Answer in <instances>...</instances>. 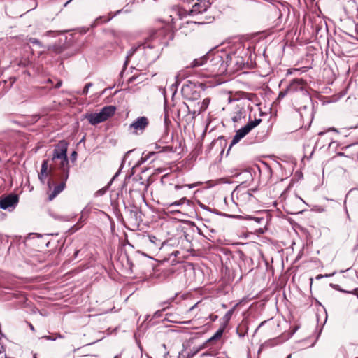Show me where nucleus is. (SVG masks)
Returning a JSON list of instances; mask_svg holds the SVG:
<instances>
[{
  "label": "nucleus",
  "instance_id": "f257e3e1",
  "mask_svg": "<svg viewBox=\"0 0 358 358\" xmlns=\"http://www.w3.org/2000/svg\"><path fill=\"white\" fill-rule=\"evenodd\" d=\"M206 65V73H202V77H210L222 73L226 66L222 57L218 52H209L205 56L195 59L191 64L192 68Z\"/></svg>",
  "mask_w": 358,
  "mask_h": 358
},
{
  "label": "nucleus",
  "instance_id": "f03ea898",
  "mask_svg": "<svg viewBox=\"0 0 358 358\" xmlns=\"http://www.w3.org/2000/svg\"><path fill=\"white\" fill-rule=\"evenodd\" d=\"M245 181L239 184L231 193V199L233 202L238 206H245L250 202H253L255 198L251 193L255 189H249L248 182H252V176L250 172L245 171L242 173Z\"/></svg>",
  "mask_w": 358,
  "mask_h": 358
},
{
  "label": "nucleus",
  "instance_id": "7ed1b4c3",
  "mask_svg": "<svg viewBox=\"0 0 358 358\" xmlns=\"http://www.w3.org/2000/svg\"><path fill=\"white\" fill-rule=\"evenodd\" d=\"M68 143L66 141H59L55 145L53 152L52 161L61 172H65V179L69 176V162L67 157Z\"/></svg>",
  "mask_w": 358,
  "mask_h": 358
},
{
  "label": "nucleus",
  "instance_id": "20e7f679",
  "mask_svg": "<svg viewBox=\"0 0 358 358\" xmlns=\"http://www.w3.org/2000/svg\"><path fill=\"white\" fill-rule=\"evenodd\" d=\"M115 112V107L107 106L103 107L99 113H90L85 115L92 125L106 121L108 117L113 116Z\"/></svg>",
  "mask_w": 358,
  "mask_h": 358
},
{
  "label": "nucleus",
  "instance_id": "39448f33",
  "mask_svg": "<svg viewBox=\"0 0 358 358\" xmlns=\"http://www.w3.org/2000/svg\"><path fill=\"white\" fill-rule=\"evenodd\" d=\"M262 122V119H255L254 120L250 121L245 124L244 127L238 129L236 131V134L233 137L230 145L229 147L228 151L231 149V148L238 143L243 138H244L249 132L258 126Z\"/></svg>",
  "mask_w": 358,
  "mask_h": 358
},
{
  "label": "nucleus",
  "instance_id": "423d86ee",
  "mask_svg": "<svg viewBox=\"0 0 358 358\" xmlns=\"http://www.w3.org/2000/svg\"><path fill=\"white\" fill-rule=\"evenodd\" d=\"M20 58L16 59L15 63L18 66H26L31 62L33 50L27 41V38L23 40V45L20 50Z\"/></svg>",
  "mask_w": 358,
  "mask_h": 358
},
{
  "label": "nucleus",
  "instance_id": "0eeeda50",
  "mask_svg": "<svg viewBox=\"0 0 358 358\" xmlns=\"http://www.w3.org/2000/svg\"><path fill=\"white\" fill-rule=\"evenodd\" d=\"M159 47H155L150 44L142 45L141 55H143L144 59L141 61V66L145 63H151L155 61L159 55Z\"/></svg>",
  "mask_w": 358,
  "mask_h": 358
},
{
  "label": "nucleus",
  "instance_id": "6e6552de",
  "mask_svg": "<svg viewBox=\"0 0 358 358\" xmlns=\"http://www.w3.org/2000/svg\"><path fill=\"white\" fill-rule=\"evenodd\" d=\"M149 125V120L145 116L137 117L129 127L134 134H141Z\"/></svg>",
  "mask_w": 358,
  "mask_h": 358
},
{
  "label": "nucleus",
  "instance_id": "1a4fd4ad",
  "mask_svg": "<svg viewBox=\"0 0 358 358\" xmlns=\"http://www.w3.org/2000/svg\"><path fill=\"white\" fill-rule=\"evenodd\" d=\"M19 198L17 194H10L0 199V208L12 210L18 203Z\"/></svg>",
  "mask_w": 358,
  "mask_h": 358
},
{
  "label": "nucleus",
  "instance_id": "9d476101",
  "mask_svg": "<svg viewBox=\"0 0 358 358\" xmlns=\"http://www.w3.org/2000/svg\"><path fill=\"white\" fill-rule=\"evenodd\" d=\"M231 119L235 124L234 127L242 124L245 122L246 110L243 107L237 106L231 114Z\"/></svg>",
  "mask_w": 358,
  "mask_h": 358
},
{
  "label": "nucleus",
  "instance_id": "9b49d317",
  "mask_svg": "<svg viewBox=\"0 0 358 358\" xmlns=\"http://www.w3.org/2000/svg\"><path fill=\"white\" fill-rule=\"evenodd\" d=\"M306 82L302 78H296L293 79L289 85L287 87V91H289V94H293L296 92H302L303 93H306V90H305Z\"/></svg>",
  "mask_w": 358,
  "mask_h": 358
},
{
  "label": "nucleus",
  "instance_id": "f8f14e48",
  "mask_svg": "<svg viewBox=\"0 0 358 358\" xmlns=\"http://www.w3.org/2000/svg\"><path fill=\"white\" fill-rule=\"evenodd\" d=\"M206 348V344H201L199 346L194 347L189 352H187L185 345L183 344V350L179 352L178 358H192L199 351Z\"/></svg>",
  "mask_w": 358,
  "mask_h": 358
},
{
  "label": "nucleus",
  "instance_id": "ddd939ff",
  "mask_svg": "<svg viewBox=\"0 0 358 358\" xmlns=\"http://www.w3.org/2000/svg\"><path fill=\"white\" fill-rule=\"evenodd\" d=\"M60 179L62 180L61 182L56 185L54 187L53 191L49 194V201L54 199L64 189L66 186V182L68 180L65 179V172H61Z\"/></svg>",
  "mask_w": 358,
  "mask_h": 358
},
{
  "label": "nucleus",
  "instance_id": "4468645a",
  "mask_svg": "<svg viewBox=\"0 0 358 358\" xmlns=\"http://www.w3.org/2000/svg\"><path fill=\"white\" fill-rule=\"evenodd\" d=\"M51 173H52V169L48 168V161L47 160L43 161L42 164H41V171L38 173V178H39L40 181L44 184L45 182V180L47 179L48 176Z\"/></svg>",
  "mask_w": 358,
  "mask_h": 358
},
{
  "label": "nucleus",
  "instance_id": "2eb2a0df",
  "mask_svg": "<svg viewBox=\"0 0 358 358\" xmlns=\"http://www.w3.org/2000/svg\"><path fill=\"white\" fill-rule=\"evenodd\" d=\"M141 52H142V45H139V46H137V47H132L129 51L127 52V55L126 56V59H125V62H124V66H123V69L122 71V72L120 73V74H122L123 73V71L125 70V69L127 68V66L128 65L129 61H130V59L131 58V57L135 54V53H138V54H140L141 55Z\"/></svg>",
  "mask_w": 358,
  "mask_h": 358
},
{
  "label": "nucleus",
  "instance_id": "dca6fc26",
  "mask_svg": "<svg viewBox=\"0 0 358 358\" xmlns=\"http://www.w3.org/2000/svg\"><path fill=\"white\" fill-rule=\"evenodd\" d=\"M357 145V143H352V144L348 145L347 146H345V147L343 148V150L345 152H338L337 155L338 156H345V157H348L354 158L355 156L358 155V149H357L355 151V153H352L351 155H348V154L345 153V152H348L350 149L354 148Z\"/></svg>",
  "mask_w": 358,
  "mask_h": 358
},
{
  "label": "nucleus",
  "instance_id": "f3484780",
  "mask_svg": "<svg viewBox=\"0 0 358 358\" xmlns=\"http://www.w3.org/2000/svg\"><path fill=\"white\" fill-rule=\"evenodd\" d=\"M149 241V246L154 248H160L162 245V242L160 239L157 238L155 236L149 235L148 237Z\"/></svg>",
  "mask_w": 358,
  "mask_h": 358
},
{
  "label": "nucleus",
  "instance_id": "a211bd4d",
  "mask_svg": "<svg viewBox=\"0 0 358 358\" xmlns=\"http://www.w3.org/2000/svg\"><path fill=\"white\" fill-rule=\"evenodd\" d=\"M207 7L206 5L202 6L199 3H195L190 10V15H196L204 12L207 10Z\"/></svg>",
  "mask_w": 358,
  "mask_h": 358
},
{
  "label": "nucleus",
  "instance_id": "6ab92c4d",
  "mask_svg": "<svg viewBox=\"0 0 358 358\" xmlns=\"http://www.w3.org/2000/svg\"><path fill=\"white\" fill-rule=\"evenodd\" d=\"M222 334L223 329H219L213 336H211L210 338H208L203 343V344H206V348H208V344L210 343L211 342L220 338L222 336Z\"/></svg>",
  "mask_w": 358,
  "mask_h": 358
},
{
  "label": "nucleus",
  "instance_id": "aec40b11",
  "mask_svg": "<svg viewBox=\"0 0 358 358\" xmlns=\"http://www.w3.org/2000/svg\"><path fill=\"white\" fill-rule=\"evenodd\" d=\"M121 12H122V10H119L115 14H112L111 13H110L108 14V17H100L96 19V21L98 22V21L101 20L103 22H108L110 20H111L117 14H119Z\"/></svg>",
  "mask_w": 358,
  "mask_h": 358
},
{
  "label": "nucleus",
  "instance_id": "412c9836",
  "mask_svg": "<svg viewBox=\"0 0 358 358\" xmlns=\"http://www.w3.org/2000/svg\"><path fill=\"white\" fill-rule=\"evenodd\" d=\"M175 298H176V296L171 297L169 299H167L166 301L162 302L159 304V306L162 307V310H165L166 308H168L171 306V304L173 302V301L175 300Z\"/></svg>",
  "mask_w": 358,
  "mask_h": 358
},
{
  "label": "nucleus",
  "instance_id": "4be33fe9",
  "mask_svg": "<svg viewBox=\"0 0 358 358\" xmlns=\"http://www.w3.org/2000/svg\"><path fill=\"white\" fill-rule=\"evenodd\" d=\"M186 201H187V199L185 197H183L178 201H174L171 203H166V204H164V206H166V208L172 207V206H179L182 205Z\"/></svg>",
  "mask_w": 358,
  "mask_h": 358
},
{
  "label": "nucleus",
  "instance_id": "5701e85b",
  "mask_svg": "<svg viewBox=\"0 0 358 358\" xmlns=\"http://www.w3.org/2000/svg\"><path fill=\"white\" fill-rule=\"evenodd\" d=\"M234 310V308L230 309L225 313V315L223 317V320L225 322H228L230 320V319L231 318V316L233 315Z\"/></svg>",
  "mask_w": 358,
  "mask_h": 358
},
{
  "label": "nucleus",
  "instance_id": "b1692460",
  "mask_svg": "<svg viewBox=\"0 0 358 358\" xmlns=\"http://www.w3.org/2000/svg\"><path fill=\"white\" fill-rule=\"evenodd\" d=\"M155 152H150L148 154H146L145 156H143L141 159L138 162V164H141L145 162H146L148 159H150L152 155H154Z\"/></svg>",
  "mask_w": 358,
  "mask_h": 358
},
{
  "label": "nucleus",
  "instance_id": "393cba45",
  "mask_svg": "<svg viewBox=\"0 0 358 358\" xmlns=\"http://www.w3.org/2000/svg\"><path fill=\"white\" fill-rule=\"evenodd\" d=\"M192 84L190 83L189 84H184L182 87V92L184 94H188L189 90H191Z\"/></svg>",
  "mask_w": 358,
  "mask_h": 358
},
{
  "label": "nucleus",
  "instance_id": "a878e982",
  "mask_svg": "<svg viewBox=\"0 0 358 358\" xmlns=\"http://www.w3.org/2000/svg\"><path fill=\"white\" fill-rule=\"evenodd\" d=\"M92 85L93 84L92 83H87L85 85V87H84L83 91L81 92L80 94H82V95H87V93H88L90 87H91L92 86Z\"/></svg>",
  "mask_w": 358,
  "mask_h": 358
},
{
  "label": "nucleus",
  "instance_id": "bb28decb",
  "mask_svg": "<svg viewBox=\"0 0 358 358\" xmlns=\"http://www.w3.org/2000/svg\"><path fill=\"white\" fill-rule=\"evenodd\" d=\"M27 41L29 43H31L34 45H38L39 47H42V44L36 38H27Z\"/></svg>",
  "mask_w": 358,
  "mask_h": 358
},
{
  "label": "nucleus",
  "instance_id": "cd10ccee",
  "mask_svg": "<svg viewBox=\"0 0 358 358\" xmlns=\"http://www.w3.org/2000/svg\"><path fill=\"white\" fill-rule=\"evenodd\" d=\"M289 94V91H287V88L286 87V89L281 90L279 92L278 99H283L286 95H287Z\"/></svg>",
  "mask_w": 358,
  "mask_h": 358
},
{
  "label": "nucleus",
  "instance_id": "c85d7f7f",
  "mask_svg": "<svg viewBox=\"0 0 358 358\" xmlns=\"http://www.w3.org/2000/svg\"><path fill=\"white\" fill-rule=\"evenodd\" d=\"M209 103H210V99H208V98L204 99L203 102H202L201 108L203 110H205L206 108H207Z\"/></svg>",
  "mask_w": 358,
  "mask_h": 358
},
{
  "label": "nucleus",
  "instance_id": "c756f323",
  "mask_svg": "<svg viewBox=\"0 0 358 358\" xmlns=\"http://www.w3.org/2000/svg\"><path fill=\"white\" fill-rule=\"evenodd\" d=\"M4 346L0 343V355H1V358H7L6 355L4 353Z\"/></svg>",
  "mask_w": 358,
  "mask_h": 358
},
{
  "label": "nucleus",
  "instance_id": "7c9ffc66",
  "mask_svg": "<svg viewBox=\"0 0 358 358\" xmlns=\"http://www.w3.org/2000/svg\"><path fill=\"white\" fill-rule=\"evenodd\" d=\"M70 159L71 160L72 162H76V159H77V152L76 151H73L71 154V156H70Z\"/></svg>",
  "mask_w": 358,
  "mask_h": 358
},
{
  "label": "nucleus",
  "instance_id": "2f4dec72",
  "mask_svg": "<svg viewBox=\"0 0 358 358\" xmlns=\"http://www.w3.org/2000/svg\"><path fill=\"white\" fill-rule=\"evenodd\" d=\"M170 273H171V272L169 270H165V271H162L160 275H162L163 278H166L169 276V275Z\"/></svg>",
  "mask_w": 358,
  "mask_h": 358
},
{
  "label": "nucleus",
  "instance_id": "473e14b6",
  "mask_svg": "<svg viewBox=\"0 0 358 358\" xmlns=\"http://www.w3.org/2000/svg\"><path fill=\"white\" fill-rule=\"evenodd\" d=\"M42 338L46 339V340H51V341H55L56 340V338L55 336H49V335L44 336Z\"/></svg>",
  "mask_w": 358,
  "mask_h": 358
},
{
  "label": "nucleus",
  "instance_id": "72a5a7b5",
  "mask_svg": "<svg viewBox=\"0 0 358 358\" xmlns=\"http://www.w3.org/2000/svg\"><path fill=\"white\" fill-rule=\"evenodd\" d=\"M213 352H206L201 355V357H205V356H213Z\"/></svg>",
  "mask_w": 358,
  "mask_h": 358
},
{
  "label": "nucleus",
  "instance_id": "f704fd0d",
  "mask_svg": "<svg viewBox=\"0 0 358 358\" xmlns=\"http://www.w3.org/2000/svg\"><path fill=\"white\" fill-rule=\"evenodd\" d=\"M172 150V148L171 147H169V146H165L163 148L162 150H161L160 152H166V151H171Z\"/></svg>",
  "mask_w": 358,
  "mask_h": 358
},
{
  "label": "nucleus",
  "instance_id": "c9c22d12",
  "mask_svg": "<svg viewBox=\"0 0 358 358\" xmlns=\"http://www.w3.org/2000/svg\"><path fill=\"white\" fill-rule=\"evenodd\" d=\"M344 208H345V210L346 212L348 218L350 219V215L348 214V209H347V207H346V201H344Z\"/></svg>",
  "mask_w": 358,
  "mask_h": 358
},
{
  "label": "nucleus",
  "instance_id": "e433bc0d",
  "mask_svg": "<svg viewBox=\"0 0 358 358\" xmlns=\"http://www.w3.org/2000/svg\"><path fill=\"white\" fill-rule=\"evenodd\" d=\"M62 85V80H59L55 85V88H59Z\"/></svg>",
  "mask_w": 358,
  "mask_h": 358
},
{
  "label": "nucleus",
  "instance_id": "4c0bfd02",
  "mask_svg": "<svg viewBox=\"0 0 358 358\" xmlns=\"http://www.w3.org/2000/svg\"><path fill=\"white\" fill-rule=\"evenodd\" d=\"M55 337L57 338H64V336L60 334H55Z\"/></svg>",
  "mask_w": 358,
  "mask_h": 358
},
{
  "label": "nucleus",
  "instance_id": "58836bf2",
  "mask_svg": "<svg viewBox=\"0 0 358 358\" xmlns=\"http://www.w3.org/2000/svg\"><path fill=\"white\" fill-rule=\"evenodd\" d=\"M162 311H163V310H162V309H161V310H157V311H156V312L155 313V317H159V316H160V314H161V313H162Z\"/></svg>",
  "mask_w": 358,
  "mask_h": 358
},
{
  "label": "nucleus",
  "instance_id": "ea45409f",
  "mask_svg": "<svg viewBox=\"0 0 358 358\" xmlns=\"http://www.w3.org/2000/svg\"><path fill=\"white\" fill-rule=\"evenodd\" d=\"M47 184H48V189L50 190L52 189V183H51L50 179L48 180Z\"/></svg>",
  "mask_w": 358,
  "mask_h": 358
},
{
  "label": "nucleus",
  "instance_id": "a19ab883",
  "mask_svg": "<svg viewBox=\"0 0 358 358\" xmlns=\"http://www.w3.org/2000/svg\"><path fill=\"white\" fill-rule=\"evenodd\" d=\"M182 187L183 186H182V185H175V189L176 190H178V189H180L182 188Z\"/></svg>",
  "mask_w": 358,
  "mask_h": 358
},
{
  "label": "nucleus",
  "instance_id": "79ce46f5",
  "mask_svg": "<svg viewBox=\"0 0 358 358\" xmlns=\"http://www.w3.org/2000/svg\"><path fill=\"white\" fill-rule=\"evenodd\" d=\"M78 228H79V227H77V224H76V225H74V226L72 227V229H72L73 231H76V230H78Z\"/></svg>",
  "mask_w": 358,
  "mask_h": 358
},
{
  "label": "nucleus",
  "instance_id": "37998d69",
  "mask_svg": "<svg viewBox=\"0 0 358 358\" xmlns=\"http://www.w3.org/2000/svg\"><path fill=\"white\" fill-rule=\"evenodd\" d=\"M29 327H30L31 331H35V329H34V326L31 324H29Z\"/></svg>",
  "mask_w": 358,
  "mask_h": 358
},
{
  "label": "nucleus",
  "instance_id": "c03bdc74",
  "mask_svg": "<svg viewBox=\"0 0 358 358\" xmlns=\"http://www.w3.org/2000/svg\"><path fill=\"white\" fill-rule=\"evenodd\" d=\"M189 189H192L193 187H194L196 185L194 184H192V185H187Z\"/></svg>",
  "mask_w": 358,
  "mask_h": 358
},
{
  "label": "nucleus",
  "instance_id": "a18cd8bd",
  "mask_svg": "<svg viewBox=\"0 0 358 358\" xmlns=\"http://www.w3.org/2000/svg\"><path fill=\"white\" fill-rule=\"evenodd\" d=\"M353 294H356L358 297V289H355L353 292Z\"/></svg>",
  "mask_w": 358,
  "mask_h": 358
},
{
  "label": "nucleus",
  "instance_id": "49530a36",
  "mask_svg": "<svg viewBox=\"0 0 358 358\" xmlns=\"http://www.w3.org/2000/svg\"><path fill=\"white\" fill-rule=\"evenodd\" d=\"M197 303H196L195 305H194L193 306H192L189 309V311H192L196 306Z\"/></svg>",
  "mask_w": 358,
  "mask_h": 358
},
{
  "label": "nucleus",
  "instance_id": "de8ad7c7",
  "mask_svg": "<svg viewBox=\"0 0 358 358\" xmlns=\"http://www.w3.org/2000/svg\"><path fill=\"white\" fill-rule=\"evenodd\" d=\"M104 192H105V191H104V190H103V189H101V190H99V191L98 192V193H99V194H104Z\"/></svg>",
  "mask_w": 358,
  "mask_h": 358
},
{
  "label": "nucleus",
  "instance_id": "09e8293b",
  "mask_svg": "<svg viewBox=\"0 0 358 358\" xmlns=\"http://www.w3.org/2000/svg\"><path fill=\"white\" fill-rule=\"evenodd\" d=\"M131 152V150L128 151L126 155H124V159L126 158V157Z\"/></svg>",
  "mask_w": 358,
  "mask_h": 358
},
{
  "label": "nucleus",
  "instance_id": "8fccbe9b",
  "mask_svg": "<svg viewBox=\"0 0 358 358\" xmlns=\"http://www.w3.org/2000/svg\"><path fill=\"white\" fill-rule=\"evenodd\" d=\"M119 173H120V171H117V172L115 173V176H114V177L113 178L112 180H114V179L117 176V175L119 174Z\"/></svg>",
  "mask_w": 358,
  "mask_h": 358
},
{
  "label": "nucleus",
  "instance_id": "3c124183",
  "mask_svg": "<svg viewBox=\"0 0 358 358\" xmlns=\"http://www.w3.org/2000/svg\"><path fill=\"white\" fill-rule=\"evenodd\" d=\"M322 278H323V276L322 275H318L317 277H316V279H321Z\"/></svg>",
  "mask_w": 358,
  "mask_h": 358
},
{
  "label": "nucleus",
  "instance_id": "603ef678",
  "mask_svg": "<svg viewBox=\"0 0 358 358\" xmlns=\"http://www.w3.org/2000/svg\"><path fill=\"white\" fill-rule=\"evenodd\" d=\"M79 251L78 250H76L74 253V257H76L78 254Z\"/></svg>",
  "mask_w": 358,
  "mask_h": 358
},
{
  "label": "nucleus",
  "instance_id": "864d4df0",
  "mask_svg": "<svg viewBox=\"0 0 358 358\" xmlns=\"http://www.w3.org/2000/svg\"><path fill=\"white\" fill-rule=\"evenodd\" d=\"M179 253L178 251H176L174 252H173V254H174L175 256H177V255Z\"/></svg>",
  "mask_w": 358,
  "mask_h": 358
},
{
  "label": "nucleus",
  "instance_id": "5fc2aeb1",
  "mask_svg": "<svg viewBox=\"0 0 358 358\" xmlns=\"http://www.w3.org/2000/svg\"><path fill=\"white\" fill-rule=\"evenodd\" d=\"M182 324H189L190 323V321H185V322H182Z\"/></svg>",
  "mask_w": 358,
  "mask_h": 358
},
{
  "label": "nucleus",
  "instance_id": "6e6d98bb",
  "mask_svg": "<svg viewBox=\"0 0 358 358\" xmlns=\"http://www.w3.org/2000/svg\"><path fill=\"white\" fill-rule=\"evenodd\" d=\"M72 0H69V1H67V2L64 4V6H66L68 3H69Z\"/></svg>",
  "mask_w": 358,
  "mask_h": 358
},
{
  "label": "nucleus",
  "instance_id": "4d7b16f0",
  "mask_svg": "<svg viewBox=\"0 0 358 358\" xmlns=\"http://www.w3.org/2000/svg\"><path fill=\"white\" fill-rule=\"evenodd\" d=\"M114 358H120V355H117L115 356Z\"/></svg>",
  "mask_w": 358,
  "mask_h": 358
},
{
  "label": "nucleus",
  "instance_id": "13d9d810",
  "mask_svg": "<svg viewBox=\"0 0 358 358\" xmlns=\"http://www.w3.org/2000/svg\"><path fill=\"white\" fill-rule=\"evenodd\" d=\"M143 0H134V1H136V2H140V1H143Z\"/></svg>",
  "mask_w": 358,
  "mask_h": 358
},
{
  "label": "nucleus",
  "instance_id": "bf43d9fd",
  "mask_svg": "<svg viewBox=\"0 0 358 358\" xmlns=\"http://www.w3.org/2000/svg\"><path fill=\"white\" fill-rule=\"evenodd\" d=\"M230 62H231V63H232V62H233V58H232V57H231V56L230 57Z\"/></svg>",
  "mask_w": 358,
  "mask_h": 358
},
{
  "label": "nucleus",
  "instance_id": "052dcab7",
  "mask_svg": "<svg viewBox=\"0 0 358 358\" xmlns=\"http://www.w3.org/2000/svg\"><path fill=\"white\" fill-rule=\"evenodd\" d=\"M235 62H236V64H238L239 63L238 59Z\"/></svg>",
  "mask_w": 358,
  "mask_h": 358
},
{
  "label": "nucleus",
  "instance_id": "680f3d73",
  "mask_svg": "<svg viewBox=\"0 0 358 358\" xmlns=\"http://www.w3.org/2000/svg\"><path fill=\"white\" fill-rule=\"evenodd\" d=\"M287 358H291V355H289Z\"/></svg>",
  "mask_w": 358,
  "mask_h": 358
},
{
  "label": "nucleus",
  "instance_id": "e2e57ef3",
  "mask_svg": "<svg viewBox=\"0 0 358 358\" xmlns=\"http://www.w3.org/2000/svg\"><path fill=\"white\" fill-rule=\"evenodd\" d=\"M240 63H241V65L244 64L243 61L240 62Z\"/></svg>",
  "mask_w": 358,
  "mask_h": 358
},
{
  "label": "nucleus",
  "instance_id": "0e129e2a",
  "mask_svg": "<svg viewBox=\"0 0 358 358\" xmlns=\"http://www.w3.org/2000/svg\"><path fill=\"white\" fill-rule=\"evenodd\" d=\"M33 358H36V355H34V357H33Z\"/></svg>",
  "mask_w": 358,
  "mask_h": 358
},
{
  "label": "nucleus",
  "instance_id": "69168bd1",
  "mask_svg": "<svg viewBox=\"0 0 358 358\" xmlns=\"http://www.w3.org/2000/svg\"><path fill=\"white\" fill-rule=\"evenodd\" d=\"M217 358H220V357H217Z\"/></svg>",
  "mask_w": 358,
  "mask_h": 358
},
{
  "label": "nucleus",
  "instance_id": "338daca9",
  "mask_svg": "<svg viewBox=\"0 0 358 358\" xmlns=\"http://www.w3.org/2000/svg\"><path fill=\"white\" fill-rule=\"evenodd\" d=\"M357 358H358V357H357Z\"/></svg>",
  "mask_w": 358,
  "mask_h": 358
}]
</instances>
